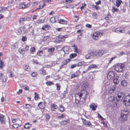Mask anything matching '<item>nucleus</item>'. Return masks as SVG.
Masks as SVG:
<instances>
[{"instance_id": "1", "label": "nucleus", "mask_w": 130, "mask_h": 130, "mask_svg": "<svg viewBox=\"0 0 130 130\" xmlns=\"http://www.w3.org/2000/svg\"><path fill=\"white\" fill-rule=\"evenodd\" d=\"M88 94L87 92L85 89L82 90L80 93H78L75 94V103L76 104H82L80 103V100L81 97L83 96V98L84 99V102L85 101L86 96Z\"/></svg>"}, {"instance_id": "2", "label": "nucleus", "mask_w": 130, "mask_h": 130, "mask_svg": "<svg viewBox=\"0 0 130 130\" xmlns=\"http://www.w3.org/2000/svg\"><path fill=\"white\" fill-rule=\"evenodd\" d=\"M122 104L126 107L130 106V95H127L124 98Z\"/></svg>"}, {"instance_id": "3", "label": "nucleus", "mask_w": 130, "mask_h": 130, "mask_svg": "<svg viewBox=\"0 0 130 130\" xmlns=\"http://www.w3.org/2000/svg\"><path fill=\"white\" fill-rule=\"evenodd\" d=\"M128 112L127 111H123L121 114V119L122 121H125L127 119V115Z\"/></svg>"}, {"instance_id": "4", "label": "nucleus", "mask_w": 130, "mask_h": 130, "mask_svg": "<svg viewBox=\"0 0 130 130\" xmlns=\"http://www.w3.org/2000/svg\"><path fill=\"white\" fill-rule=\"evenodd\" d=\"M115 74L116 73L113 71L109 72L107 76L108 79L109 80L113 79L115 77Z\"/></svg>"}, {"instance_id": "5", "label": "nucleus", "mask_w": 130, "mask_h": 130, "mask_svg": "<svg viewBox=\"0 0 130 130\" xmlns=\"http://www.w3.org/2000/svg\"><path fill=\"white\" fill-rule=\"evenodd\" d=\"M102 34L98 32H95L93 34L92 38L93 39L97 40L98 39L99 37L102 36Z\"/></svg>"}, {"instance_id": "6", "label": "nucleus", "mask_w": 130, "mask_h": 130, "mask_svg": "<svg viewBox=\"0 0 130 130\" xmlns=\"http://www.w3.org/2000/svg\"><path fill=\"white\" fill-rule=\"evenodd\" d=\"M124 68L123 65H118L115 66V69L117 72H121L123 70V68Z\"/></svg>"}, {"instance_id": "7", "label": "nucleus", "mask_w": 130, "mask_h": 130, "mask_svg": "<svg viewBox=\"0 0 130 130\" xmlns=\"http://www.w3.org/2000/svg\"><path fill=\"white\" fill-rule=\"evenodd\" d=\"M105 53V51L103 50H100L98 52L95 53V55H96L97 56H101L103 54Z\"/></svg>"}, {"instance_id": "8", "label": "nucleus", "mask_w": 130, "mask_h": 130, "mask_svg": "<svg viewBox=\"0 0 130 130\" xmlns=\"http://www.w3.org/2000/svg\"><path fill=\"white\" fill-rule=\"evenodd\" d=\"M95 56L94 53L92 52L87 54L86 55L85 57L86 59H91L93 58Z\"/></svg>"}, {"instance_id": "9", "label": "nucleus", "mask_w": 130, "mask_h": 130, "mask_svg": "<svg viewBox=\"0 0 130 130\" xmlns=\"http://www.w3.org/2000/svg\"><path fill=\"white\" fill-rule=\"evenodd\" d=\"M128 82L127 81L125 80H123L121 82L120 84L121 87L123 88H124L126 87Z\"/></svg>"}, {"instance_id": "10", "label": "nucleus", "mask_w": 130, "mask_h": 130, "mask_svg": "<svg viewBox=\"0 0 130 130\" xmlns=\"http://www.w3.org/2000/svg\"><path fill=\"white\" fill-rule=\"evenodd\" d=\"M25 29V28L23 27H20L19 29H18V32L20 34H23L25 32V31L24 30Z\"/></svg>"}, {"instance_id": "11", "label": "nucleus", "mask_w": 130, "mask_h": 130, "mask_svg": "<svg viewBox=\"0 0 130 130\" xmlns=\"http://www.w3.org/2000/svg\"><path fill=\"white\" fill-rule=\"evenodd\" d=\"M115 32L117 33H123L125 32V30L124 29H121V28H116L115 30Z\"/></svg>"}, {"instance_id": "12", "label": "nucleus", "mask_w": 130, "mask_h": 130, "mask_svg": "<svg viewBox=\"0 0 130 130\" xmlns=\"http://www.w3.org/2000/svg\"><path fill=\"white\" fill-rule=\"evenodd\" d=\"M124 95V94L123 93H122V92H119L117 94V96L118 98H119V99L117 100H118V101L120 99L121 100L122 99Z\"/></svg>"}, {"instance_id": "13", "label": "nucleus", "mask_w": 130, "mask_h": 130, "mask_svg": "<svg viewBox=\"0 0 130 130\" xmlns=\"http://www.w3.org/2000/svg\"><path fill=\"white\" fill-rule=\"evenodd\" d=\"M80 74V72L79 71H77L75 73L72 74L71 77V78H73L75 77H77Z\"/></svg>"}, {"instance_id": "14", "label": "nucleus", "mask_w": 130, "mask_h": 130, "mask_svg": "<svg viewBox=\"0 0 130 130\" xmlns=\"http://www.w3.org/2000/svg\"><path fill=\"white\" fill-rule=\"evenodd\" d=\"M51 28V27L49 25H43L41 28V29L43 30H48L49 29Z\"/></svg>"}, {"instance_id": "15", "label": "nucleus", "mask_w": 130, "mask_h": 130, "mask_svg": "<svg viewBox=\"0 0 130 130\" xmlns=\"http://www.w3.org/2000/svg\"><path fill=\"white\" fill-rule=\"evenodd\" d=\"M90 108L92 109V110L95 111L96 110V109L95 108L97 107V106L95 105L94 103H93L90 105Z\"/></svg>"}, {"instance_id": "16", "label": "nucleus", "mask_w": 130, "mask_h": 130, "mask_svg": "<svg viewBox=\"0 0 130 130\" xmlns=\"http://www.w3.org/2000/svg\"><path fill=\"white\" fill-rule=\"evenodd\" d=\"M51 109L52 111L55 110V109H57L58 108V107L55 104H53L51 106Z\"/></svg>"}, {"instance_id": "17", "label": "nucleus", "mask_w": 130, "mask_h": 130, "mask_svg": "<svg viewBox=\"0 0 130 130\" xmlns=\"http://www.w3.org/2000/svg\"><path fill=\"white\" fill-rule=\"evenodd\" d=\"M118 76H116L115 78L113 80V83L115 84H117L119 83Z\"/></svg>"}, {"instance_id": "18", "label": "nucleus", "mask_w": 130, "mask_h": 130, "mask_svg": "<svg viewBox=\"0 0 130 130\" xmlns=\"http://www.w3.org/2000/svg\"><path fill=\"white\" fill-rule=\"evenodd\" d=\"M5 116L2 114L0 115V121L1 122H4L5 121Z\"/></svg>"}, {"instance_id": "19", "label": "nucleus", "mask_w": 130, "mask_h": 130, "mask_svg": "<svg viewBox=\"0 0 130 130\" xmlns=\"http://www.w3.org/2000/svg\"><path fill=\"white\" fill-rule=\"evenodd\" d=\"M31 126V125L30 124L29 122H27L25 123L24 126V127L26 129H28L30 128Z\"/></svg>"}, {"instance_id": "20", "label": "nucleus", "mask_w": 130, "mask_h": 130, "mask_svg": "<svg viewBox=\"0 0 130 130\" xmlns=\"http://www.w3.org/2000/svg\"><path fill=\"white\" fill-rule=\"evenodd\" d=\"M97 68V66L95 64H92L89 66L87 68V70H90L92 68Z\"/></svg>"}, {"instance_id": "21", "label": "nucleus", "mask_w": 130, "mask_h": 130, "mask_svg": "<svg viewBox=\"0 0 130 130\" xmlns=\"http://www.w3.org/2000/svg\"><path fill=\"white\" fill-rule=\"evenodd\" d=\"M38 106L41 109H43L44 107V105L42 102H40L38 104Z\"/></svg>"}, {"instance_id": "22", "label": "nucleus", "mask_w": 130, "mask_h": 130, "mask_svg": "<svg viewBox=\"0 0 130 130\" xmlns=\"http://www.w3.org/2000/svg\"><path fill=\"white\" fill-rule=\"evenodd\" d=\"M39 73L40 74H42L43 75L47 74L46 72L43 69H41L39 70Z\"/></svg>"}, {"instance_id": "23", "label": "nucleus", "mask_w": 130, "mask_h": 130, "mask_svg": "<svg viewBox=\"0 0 130 130\" xmlns=\"http://www.w3.org/2000/svg\"><path fill=\"white\" fill-rule=\"evenodd\" d=\"M24 108L25 109L30 108L32 107V106L29 104H26L23 106Z\"/></svg>"}, {"instance_id": "24", "label": "nucleus", "mask_w": 130, "mask_h": 130, "mask_svg": "<svg viewBox=\"0 0 130 130\" xmlns=\"http://www.w3.org/2000/svg\"><path fill=\"white\" fill-rule=\"evenodd\" d=\"M122 2L121 0H117L116 1V5L117 7H119Z\"/></svg>"}, {"instance_id": "25", "label": "nucleus", "mask_w": 130, "mask_h": 130, "mask_svg": "<svg viewBox=\"0 0 130 130\" xmlns=\"http://www.w3.org/2000/svg\"><path fill=\"white\" fill-rule=\"evenodd\" d=\"M59 22L60 24H67V21L63 19H60L59 21Z\"/></svg>"}, {"instance_id": "26", "label": "nucleus", "mask_w": 130, "mask_h": 130, "mask_svg": "<svg viewBox=\"0 0 130 130\" xmlns=\"http://www.w3.org/2000/svg\"><path fill=\"white\" fill-rule=\"evenodd\" d=\"M111 10L113 13H114L115 12H118L119 11L118 8H116L114 7H112Z\"/></svg>"}, {"instance_id": "27", "label": "nucleus", "mask_w": 130, "mask_h": 130, "mask_svg": "<svg viewBox=\"0 0 130 130\" xmlns=\"http://www.w3.org/2000/svg\"><path fill=\"white\" fill-rule=\"evenodd\" d=\"M85 64V62L84 61H82L79 62L77 64V66L78 67L82 66L83 65H84Z\"/></svg>"}, {"instance_id": "28", "label": "nucleus", "mask_w": 130, "mask_h": 130, "mask_svg": "<svg viewBox=\"0 0 130 130\" xmlns=\"http://www.w3.org/2000/svg\"><path fill=\"white\" fill-rule=\"evenodd\" d=\"M18 48V45L17 43H15L11 46V48L13 49H14L15 48Z\"/></svg>"}, {"instance_id": "29", "label": "nucleus", "mask_w": 130, "mask_h": 130, "mask_svg": "<svg viewBox=\"0 0 130 130\" xmlns=\"http://www.w3.org/2000/svg\"><path fill=\"white\" fill-rule=\"evenodd\" d=\"M25 7V4L22 3L19 4L18 8L19 9L23 8Z\"/></svg>"}, {"instance_id": "30", "label": "nucleus", "mask_w": 130, "mask_h": 130, "mask_svg": "<svg viewBox=\"0 0 130 130\" xmlns=\"http://www.w3.org/2000/svg\"><path fill=\"white\" fill-rule=\"evenodd\" d=\"M62 50L64 52L69 51V48L68 46H65L62 48Z\"/></svg>"}, {"instance_id": "31", "label": "nucleus", "mask_w": 130, "mask_h": 130, "mask_svg": "<svg viewBox=\"0 0 130 130\" xmlns=\"http://www.w3.org/2000/svg\"><path fill=\"white\" fill-rule=\"evenodd\" d=\"M20 125L17 123H15L12 125V126L14 128H17L20 126Z\"/></svg>"}, {"instance_id": "32", "label": "nucleus", "mask_w": 130, "mask_h": 130, "mask_svg": "<svg viewBox=\"0 0 130 130\" xmlns=\"http://www.w3.org/2000/svg\"><path fill=\"white\" fill-rule=\"evenodd\" d=\"M55 50V48L54 47L49 48L48 50V52L49 53H52Z\"/></svg>"}, {"instance_id": "33", "label": "nucleus", "mask_w": 130, "mask_h": 130, "mask_svg": "<svg viewBox=\"0 0 130 130\" xmlns=\"http://www.w3.org/2000/svg\"><path fill=\"white\" fill-rule=\"evenodd\" d=\"M60 109H59V110L61 112L64 111V110L65 108L62 105H60Z\"/></svg>"}, {"instance_id": "34", "label": "nucleus", "mask_w": 130, "mask_h": 130, "mask_svg": "<svg viewBox=\"0 0 130 130\" xmlns=\"http://www.w3.org/2000/svg\"><path fill=\"white\" fill-rule=\"evenodd\" d=\"M77 56V54L76 53H72L70 55V58H72Z\"/></svg>"}, {"instance_id": "35", "label": "nucleus", "mask_w": 130, "mask_h": 130, "mask_svg": "<svg viewBox=\"0 0 130 130\" xmlns=\"http://www.w3.org/2000/svg\"><path fill=\"white\" fill-rule=\"evenodd\" d=\"M68 62L67 59L63 61L62 62V66H64L66 65Z\"/></svg>"}, {"instance_id": "36", "label": "nucleus", "mask_w": 130, "mask_h": 130, "mask_svg": "<svg viewBox=\"0 0 130 130\" xmlns=\"http://www.w3.org/2000/svg\"><path fill=\"white\" fill-rule=\"evenodd\" d=\"M115 98L112 96H110L109 98V100L111 102H113L115 100Z\"/></svg>"}, {"instance_id": "37", "label": "nucleus", "mask_w": 130, "mask_h": 130, "mask_svg": "<svg viewBox=\"0 0 130 130\" xmlns=\"http://www.w3.org/2000/svg\"><path fill=\"white\" fill-rule=\"evenodd\" d=\"M129 73L128 72L126 73L124 77L126 79H128L129 77Z\"/></svg>"}, {"instance_id": "38", "label": "nucleus", "mask_w": 130, "mask_h": 130, "mask_svg": "<svg viewBox=\"0 0 130 130\" xmlns=\"http://www.w3.org/2000/svg\"><path fill=\"white\" fill-rule=\"evenodd\" d=\"M82 33H81L80 34H79V35H78L77 40L79 42L80 41L81 39L82 38Z\"/></svg>"}, {"instance_id": "39", "label": "nucleus", "mask_w": 130, "mask_h": 130, "mask_svg": "<svg viewBox=\"0 0 130 130\" xmlns=\"http://www.w3.org/2000/svg\"><path fill=\"white\" fill-rule=\"evenodd\" d=\"M50 21L51 22L53 23L56 22V21L55 20L54 17H53L51 18Z\"/></svg>"}, {"instance_id": "40", "label": "nucleus", "mask_w": 130, "mask_h": 130, "mask_svg": "<svg viewBox=\"0 0 130 130\" xmlns=\"http://www.w3.org/2000/svg\"><path fill=\"white\" fill-rule=\"evenodd\" d=\"M83 124L86 126H88L91 125V122H83Z\"/></svg>"}, {"instance_id": "41", "label": "nucleus", "mask_w": 130, "mask_h": 130, "mask_svg": "<svg viewBox=\"0 0 130 130\" xmlns=\"http://www.w3.org/2000/svg\"><path fill=\"white\" fill-rule=\"evenodd\" d=\"M54 17L55 20L56 21V22L59 21V15H56Z\"/></svg>"}, {"instance_id": "42", "label": "nucleus", "mask_w": 130, "mask_h": 130, "mask_svg": "<svg viewBox=\"0 0 130 130\" xmlns=\"http://www.w3.org/2000/svg\"><path fill=\"white\" fill-rule=\"evenodd\" d=\"M65 7L66 8H68L70 9L73 8L74 7V6L72 5H69L68 6H65Z\"/></svg>"}, {"instance_id": "43", "label": "nucleus", "mask_w": 130, "mask_h": 130, "mask_svg": "<svg viewBox=\"0 0 130 130\" xmlns=\"http://www.w3.org/2000/svg\"><path fill=\"white\" fill-rule=\"evenodd\" d=\"M35 99L36 100H37L38 99L39 96H38V94L36 92L35 93Z\"/></svg>"}, {"instance_id": "44", "label": "nucleus", "mask_w": 130, "mask_h": 130, "mask_svg": "<svg viewBox=\"0 0 130 130\" xmlns=\"http://www.w3.org/2000/svg\"><path fill=\"white\" fill-rule=\"evenodd\" d=\"M115 90V87H113V88L112 89H111L109 90L110 93H112L114 92V91Z\"/></svg>"}, {"instance_id": "45", "label": "nucleus", "mask_w": 130, "mask_h": 130, "mask_svg": "<svg viewBox=\"0 0 130 130\" xmlns=\"http://www.w3.org/2000/svg\"><path fill=\"white\" fill-rule=\"evenodd\" d=\"M23 88L26 90H28L29 89V87L26 85H24L23 86Z\"/></svg>"}, {"instance_id": "46", "label": "nucleus", "mask_w": 130, "mask_h": 130, "mask_svg": "<svg viewBox=\"0 0 130 130\" xmlns=\"http://www.w3.org/2000/svg\"><path fill=\"white\" fill-rule=\"evenodd\" d=\"M44 22V20L42 19H39L38 20V23L39 24H41Z\"/></svg>"}, {"instance_id": "47", "label": "nucleus", "mask_w": 130, "mask_h": 130, "mask_svg": "<svg viewBox=\"0 0 130 130\" xmlns=\"http://www.w3.org/2000/svg\"><path fill=\"white\" fill-rule=\"evenodd\" d=\"M72 47H74V49L75 50L74 51L75 52H77V51L78 50V48L75 45H74L72 46Z\"/></svg>"}, {"instance_id": "48", "label": "nucleus", "mask_w": 130, "mask_h": 130, "mask_svg": "<svg viewBox=\"0 0 130 130\" xmlns=\"http://www.w3.org/2000/svg\"><path fill=\"white\" fill-rule=\"evenodd\" d=\"M37 54L38 55L41 56L43 54V52L42 51H40L37 53Z\"/></svg>"}, {"instance_id": "49", "label": "nucleus", "mask_w": 130, "mask_h": 130, "mask_svg": "<svg viewBox=\"0 0 130 130\" xmlns=\"http://www.w3.org/2000/svg\"><path fill=\"white\" fill-rule=\"evenodd\" d=\"M25 69L27 71H29L30 70V67L28 66H26L25 67Z\"/></svg>"}, {"instance_id": "50", "label": "nucleus", "mask_w": 130, "mask_h": 130, "mask_svg": "<svg viewBox=\"0 0 130 130\" xmlns=\"http://www.w3.org/2000/svg\"><path fill=\"white\" fill-rule=\"evenodd\" d=\"M50 36H45L43 38V40H46L49 38Z\"/></svg>"}, {"instance_id": "51", "label": "nucleus", "mask_w": 130, "mask_h": 130, "mask_svg": "<svg viewBox=\"0 0 130 130\" xmlns=\"http://www.w3.org/2000/svg\"><path fill=\"white\" fill-rule=\"evenodd\" d=\"M35 48L34 47H32L30 50V51L31 52H32L35 51Z\"/></svg>"}, {"instance_id": "52", "label": "nucleus", "mask_w": 130, "mask_h": 130, "mask_svg": "<svg viewBox=\"0 0 130 130\" xmlns=\"http://www.w3.org/2000/svg\"><path fill=\"white\" fill-rule=\"evenodd\" d=\"M74 17L75 18L74 20V21L77 22L79 20V17L77 16H74Z\"/></svg>"}, {"instance_id": "53", "label": "nucleus", "mask_w": 130, "mask_h": 130, "mask_svg": "<svg viewBox=\"0 0 130 130\" xmlns=\"http://www.w3.org/2000/svg\"><path fill=\"white\" fill-rule=\"evenodd\" d=\"M24 21V19L23 18H21L19 20V24H20L22 21Z\"/></svg>"}, {"instance_id": "54", "label": "nucleus", "mask_w": 130, "mask_h": 130, "mask_svg": "<svg viewBox=\"0 0 130 130\" xmlns=\"http://www.w3.org/2000/svg\"><path fill=\"white\" fill-rule=\"evenodd\" d=\"M56 85L57 87V90H59L60 89V86L57 84H56Z\"/></svg>"}, {"instance_id": "55", "label": "nucleus", "mask_w": 130, "mask_h": 130, "mask_svg": "<svg viewBox=\"0 0 130 130\" xmlns=\"http://www.w3.org/2000/svg\"><path fill=\"white\" fill-rule=\"evenodd\" d=\"M46 84L48 86L51 85L53 84V83L51 82H46Z\"/></svg>"}, {"instance_id": "56", "label": "nucleus", "mask_w": 130, "mask_h": 130, "mask_svg": "<svg viewBox=\"0 0 130 130\" xmlns=\"http://www.w3.org/2000/svg\"><path fill=\"white\" fill-rule=\"evenodd\" d=\"M31 3H27L26 5H25V8H28L30 6Z\"/></svg>"}, {"instance_id": "57", "label": "nucleus", "mask_w": 130, "mask_h": 130, "mask_svg": "<svg viewBox=\"0 0 130 130\" xmlns=\"http://www.w3.org/2000/svg\"><path fill=\"white\" fill-rule=\"evenodd\" d=\"M22 40L23 41H26L27 40V38L26 36L23 37L22 39Z\"/></svg>"}, {"instance_id": "58", "label": "nucleus", "mask_w": 130, "mask_h": 130, "mask_svg": "<svg viewBox=\"0 0 130 130\" xmlns=\"http://www.w3.org/2000/svg\"><path fill=\"white\" fill-rule=\"evenodd\" d=\"M45 6V4L44 3L43 4V5L42 6L41 8L40 7V6H39V8H37V9H36V10H38V9H40L42 8H43L44 7V6Z\"/></svg>"}, {"instance_id": "59", "label": "nucleus", "mask_w": 130, "mask_h": 130, "mask_svg": "<svg viewBox=\"0 0 130 130\" xmlns=\"http://www.w3.org/2000/svg\"><path fill=\"white\" fill-rule=\"evenodd\" d=\"M126 54V53H125L124 52L122 51V52H120L119 55L120 56H121L122 55H125V54Z\"/></svg>"}, {"instance_id": "60", "label": "nucleus", "mask_w": 130, "mask_h": 130, "mask_svg": "<svg viewBox=\"0 0 130 130\" xmlns=\"http://www.w3.org/2000/svg\"><path fill=\"white\" fill-rule=\"evenodd\" d=\"M86 26L89 28H91L92 27V26L91 25L89 24H87L86 25Z\"/></svg>"}, {"instance_id": "61", "label": "nucleus", "mask_w": 130, "mask_h": 130, "mask_svg": "<svg viewBox=\"0 0 130 130\" xmlns=\"http://www.w3.org/2000/svg\"><path fill=\"white\" fill-rule=\"evenodd\" d=\"M36 75L37 73L36 72H33L31 74V75L33 77L35 76Z\"/></svg>"}, {"instance_id": "62", "label": "nucleus", "mask_w": 130, "mask_h": 130, "mask_svg": "<svg viewBox=\"0 0 130 130\" xmlns=\"http://www.w3.org/2000/svg\"><path fill=\"white\" fill-rule=\"evenodd\" d=\"M83 30H78L77 31V33H79V34H80L81 33H82V31H83Z\"/></svg>"}, {"instance_id": "63", "label": "nucleus", "mask_w": 130, "mask_h": 130, "mask_svg": "<svg viewBox=\"0 0 130 130\" xmlns=\"http://www.w3.org/2000/svg\"><path fill=\"white\" fill-rule=\"evenodd\" d=\"M22 89H20L19 91L17 92V93L18 94H19L20 93H21L22 92Z\"/></svg>"}, {"instance_id": "64", "label": "nucleus", "mask_w": 130, "mask_h": 130, "mask_svg": "<svg viewBox=\"0 0 130 130\" xmlns=\"http://www.w3.org/2000/svg\"><path fill=\"white\" fill-rule=\"evenodd\" d=\"M77 66V65L76 64H74L71 66V68L72 69H73L76 67Z\"/></svg>"}]
</instances>
